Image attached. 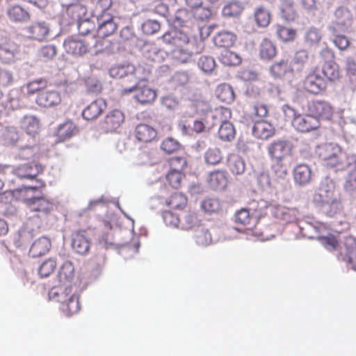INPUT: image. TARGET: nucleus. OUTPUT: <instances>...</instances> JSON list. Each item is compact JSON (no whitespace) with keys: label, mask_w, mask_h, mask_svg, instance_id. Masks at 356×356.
<instances>
[{"label":"nucleus","mask_w":356,"mask_h":356,"mask_svg":"<svg viewBox=\"0 0 356 356\" xmlns=\"http://www.w3.org/2000/svg\"><path fill=\"white\" fill-rule=\"evenodd\" d=\"M90 25L88 22L79 24V34L76 36L69 37L65 40L63 47L65 52L73 56H82L88 53L93 47H96L97 40L95 35H86L83 26Z\"/></svg>","instance_id":"f257e3e1"},{"label":"nucleus","mask_w":356,"mask_h":356,"mask_svg":"<svg viewBox=\"0 0 356 356\" xmlns=\"http://www.w3.org/2000/svg\"><path fill=\"white\" fill-rule=\"evenodd\" d=\"M49 296L60 304V309L67 316L75 315L81 310L79 297L72 293L69 286H56L51 289Z\"/></svg>","instance_id":"f03ea898"},{"label":"nucleus","mask_w":356,"mask_h":356,"mask_svg":"<svg viewBox=\"0 0 356 356\" xmlns=\"http://www.w3.org/2000/svg\"><path fill=\"white\" fill-rule=\"evenodd\" d=\"M317 154L323 164L330 168H335L342 170L350 165L348 156L341 148L332 143L324 144L318 147Z\"/></svg>","instance_id":"7ed1b4c3"},{"label":"nucleus","mask_w":356,"mask_h":356,"mask_svg":"<svg viewBox=\"0 0 356 356\" xmlns=\"http://www.w3.org/2000/svg\"><path fill=\"white\" fill-rule=\"evenodd\" d=\"M285 116L290 120L291 126L298 132L307 133L318 129L319 121L309 113L300 114L291 106H286L284 108Z\"/></svg>","instance_id":"20e7f679"},{"label":"nucleus","mask_w":356,"mask_h":356,"mask_svg":"<svg viewBox=\"0 0 356 356\" xmlns=\"http://www.w3.org/2000/svg\"><path fill=\"white\" fill-rule=\"evenodd\" d=\"M319 56L322 63L321 73L326 82L339 81L341 75L339 66L335 61L334 51L329 47H325L321 51Z\"/></svg>","instance_id":"39448f33"},{"label":"nucleus","mask_w":356,"mask_h":356,"mask_svg":"<svg viewBox=\"0 0 356 356\" xmlns=\"http://www.w3.org/2000/svg\"><path fill=\"white\" fill-rule=\"evenodd\" d=\"M134 92V99L135 101L143 106L152 104L156 99L157 92L155 89L151 88L147 83L143 80L129 88L123 90L124 94Z\"/></svg>","instance_id":"423d86ee"},{"label":"nucleus","mask_w":356,"mask_h":356,"mask_svg":"<svg viewBox=\"0 0 356 356\" xmlns=\"http://www.w3.org/2000/svg\"><path fill=\"white\" fill-rule=\"evenodd\" d=\"M302 106L307 107V113L312 117L318 119H329L332 115V108L330 104L323 100H312L306 99L301 100Z\"/></svg>","instance_id":"0eeeda50"},{"label":"nucleus","mask_w":356,"mask_h":356,"mask_svg":"<svg viewBox=\"0 0 356 356\" xmlns=\"http://www.w3.org/2000/svg\"><path fill=\"white\" fill-rule=\"evenodd\" d=\"M303 87L309 92L318 95L326 90L327 83L318 67L312 69L303 81Z\"/></svg>","instance_id":"6e6552de"},{"label":"nucleus","mask_w":356,"mask_h":356,"mask_svg":"<svg viewBox=\"0 0 356 356\" xmlns=\"http://www.w3.org/2000/svg\"><path fill=\"white\" fill-rule=\"evenodd\" d=\"M270 159H288L293 155V145L288 140H274L267 147Z\"/></svg>","instance_id":"1a4fd4ad"},{"label":"nucleus","mask_w":356,"mask_h":356,"mask_svg":"<svg viewBox=\"0 0 356 356\" xmlns=\"http://www.w3.org/2000/svg\"><path fill=\"white\" fill-rule=\"evenodd\" d=\"M334 19L329 26V31L336 34L339 31L345 30L353 21V15L350 10L343 6L337 8L334 13Z\"/></svg>","instance_id":"9d476101"},{"label":"nucleus","mask_w":356,"mask_h":356,"mask_svg":"<svg viewBox=\"0 0 356 356\" xmlns=\"http://www.w3.org/2000/svg\"><path fill=\"white\" fill-rule=\"evenodd\" d=\"M201 50L202 48L196 45L195 40L188 38V42H183L181 47H175L172 54L175 60L178 63H186L191 60L194 54H198Z\"/></svg>","instance_id":"9b49d317"},{"label":"nucleus","mask_w":356,"mask_h":356,"mask_svg":"<svg viewBox=\"0 0 356 356\" xmlns=\"http://www.w3.org/2000/svg\"><path fill=\"white\" fill-rule=\"evenodd\" d=\"M184 4L198 21H208L213 15L211 9L204 6V0H184Z\"/></svg>","instance_id":"f8f14e48"},{"label":"nucleus","mask_w":356,"mask_h":356,"mask_svg":"<svg viewBox=\"0 0 356 356\" xmlns=\"http://www.w3.org/2000/svg\"><path fill=\"white\" fill-rule=\"evenodd\" d=\"M316 198L323 204L332 205L337 202V197L335 195V184L330 179H325L321 181L318 189Z\"/></svg>","instance_id":"ddd939ff"},{"label":"nucleus","mask_w":356,"mask_h":356,"mask_svg":"<svg viewBox=\"0 0 356 356\" xmlns=\"http://www.w3.org/2000/svg\"><path fill=\"white\" fill-rule=\"evenodd\" d=\"M341 257L356 270V240L354 237L350 236L345 237L343 245L341 246Z\"/></svg>","instance_id":"4468645a"},{"label":"nucleus","mask_w":356,"mask_h":356,"mask_svg":"<svg viewBox=\"0 0 356 356\" xmlns=\"http://www.w3.org/2000/svg\"><path fill=\"white\" fill-rule=\"evenodd\" d=\"M44 170V167L38 163H28L19 165L13 170V173L20 179H33Z\"/></svg>","instance_id":"2eb2a0df"},{"label":"nucleus","mask_w":356,"mask_h":356,"mask_svg":"<svg viewBox=\"0 0 356 356\" xmlns=\"http://www.w3.org/2000/svg\"><path fill=\"white\" fill-rule=\"evenodd\" d=\"M26 32L30 39L43 42L49 37L50 29L45 22H37L27 26Z\"/></svg>","instance_id":"dca6fc26"},{"label":"nucleus","mask_w":356,"mask_h":356,"mask_svg":"<svg viewBox=\"0 0 356 356\" xmlns=\"http://www.w3.org/2000/svg\"><path fill=\"white\" fill-rule=\"evenodd\" d=\"M61 95L55 90H43L38 94L35 102L43 108H49L59 104L61 102Z\"/></svg>","instance_id":"f3484780"},{"label":"nucleus","mask_w":356,"mask_h":356,"mask_svg":"<svg viewBox=\"0 0 356 356\" xmlns=\"http://www.w3.org/2000/svg\"><path fill=\"white\" fill-rule=\"evenodd\" d=\"M125 115L119 109L111 111L104 118V127L108 132L115 131L124 122Z\"/></svg>","instance_id":"a211bd4d"},{"label":"nucleus","mask_w":356,"mask_h":356,"mask_svg":"<svg viewBox=\"0 0 356 356\" xmlns=\"http://www.w3.org/2000/svg\"><path fill=\"white\" fill-rule=\"evenodd\" d=\"M106 108V103L102 99H97L88 105L82 111V117L87 121L98 118Z\"/></svg>","instance_id":"6ab92c4d"},{"label":"nucleus","mask_w":356,"mask_h":356,"mask_svg":"<svg viewBox=\"0 0 356 356\" xmlns=\"http://www.w3.org/2000/svg\"><path fill=\"white\" fill-rule=\"evenodd\" d=\"M72 248L80 254H86L90 248V240L86 230H78L72 234Z\"/></svg>","instance_id":"aec40b11"},{"label":"nucleus","mask_w":356,"mask_h":356,"mask_svg":"<svg viewBox=\"0 0 356 356\" xmlns=\"http://www.w3.org/2000/svg\"><path fill=\"white\" fill-rule=\"evenodd\" d=\"M75 277V268L72 262L70 261H65L60 267L58 272V280L59 284L64 286L72 287L71 284Z\"/></svg>","instance_id":"412c9836"},{"label":"nucleus","mask_w":356,"mask_h":356,"mask_svg":"<svg viewBox=\"0 0 356 356\" xmlns=\"http://www.w3.org/2000/svg\"><path fill=\"white\" fill-rule=\"evenodd\" d=\"M17 51V44L8 38H5L0 43V59L4 63L13 61Z\"/></svg>","instance_id":"4be33fe9"},{"label":"nucleus","mask_w":356,"mask_h":356,"mask_svg":"<svg viewBox=\"0 0 356 356\" xmlns=\"http://www.w3.org/2000/svg\"><path fill=\"white\" fill-rule=\"evenodd\" d=\"M134 135L137 140L141 143H150L157 136L156 130L147 124H138L134 130Z\"/></svg>","instance_id":"5701e85b"},{"label":"nucleus","mask_w":356,"mask_h":356,"mask_svg":"<svg viewBox=\"0 0 356 356\" xmlns=\"http://www.w3.org/2000/svg\"><path fill=\"white\" fill-rule=\"evenodd\" d=\"M252 134L258 139L266 140L275 134V129L270 123L258 120L252 127Z\"/></svg>","instance_id":"b1692460"},{"label":"nucleus","mask_w":356,"mask_h":356,"mask_svg":"<svg viewBox=\"0 0 356 356\" xmlns=\"http://www.w3.org/2000/svg\"><path fill=\"white\" fill-rule=\"evenodd\" d=\"M19 127L27 135L34 137L40 131V122L38 118L33 115H25L20 122Z\"/></svg>","instance_id":"393cba45"},{"label":"nucleus","mask_w":356,"mask_h":356,"mask_svg":"<svg viewBox=\"0 0 356 356\" xmlns=\"http://www.w3.org/2000/svg\"><path fill=\"white\" fill-rule=\"evenodd\" d=\"M270 172L276 178L283 179L289 173L291 166V162L288 159H270Z\"/></svg>","instance_id":"a878e982"},{"label":"nucleus","mask_w":356,"mask_h":356,"mask_svg":"<svg viewBox=\"0 0 356 356\" xmlns=\"http://www.w3.org/2000/svg\"><path fill=\"white\" fill-rule=\"evenodd\" d=\"M78 132L79 129L72 121H66L60 124L57 129L56 134L57 141L64 142L76 135Z\"/></svg>","instance_id":"bb28decb"},{"label":"nucleus","mask_w":356,"mask_h":356,"mask_svg":"<svg viewBox=\"0 0 356 356\" xmlns=\"http://www.w3.org/2000/svg\"><path fill=\"white\" fill-rule=\"evenodd\" d=\"M31 211L44 215L48 214L53 209L52 202L44 197H33L27 200Z\"/></svg>","instance_id":"cd10ccee"},{"label":"nucleus","mask_w":356,"mask_h":356,"mask_svg":"<svg viewBox=\"0 0 356 356\" xmlns=\"http://www.w3.org/2000/svg\"><path fill=\"white\" fill-rule=\"evenodd\" d=\"M51 246V241L48 238H39L31 245L29 250V254L32 257H42L49 251Z\"/></svg>","instance_id":"c85d7f7f"},{"label":"nucleus","mask_w":356,"mask_h":356,"mask_svg":"<svg viewBox=\"0 0 356 356\" xmlns=\"http://www.w3.org/2000/svg\"><path fill=\"white\" fill-rule=\"evenodd\" d=\"M209 184L215 190L224 189L228 184L227 172L222 170L211 172L209 177Z\"/></svg>","instance_id":"c756f323"},{"label":"nucleus","mask_w":356,"mask_h":356,"mask_svg":"<svg viewBox=\"0 0 356 356\" xmlns=\"http://www.w3.org/2000/svg\"><path fill=\"white\" fill-rule=\"evenodd\" d=\"M4 138L6 143L9 145L18 146L21 148L26 147L25 138L22 134L15 127H9L6 129Z\"/></svg>","instance_id":"7c9ffc66"},{"label":"nucleus","mask_w":356,"mask_h":356,"mask_svg":"<svg viewBox=\"0 0 356 356\" xmlns=\"http://www.w3.org/2000/svg\"><path fill=\"white\" fill-rule=\"evenodd\" d=\"M293 69L288 60L282 59L274 63L270 67V72L275 78H282L292 74Z\"/></svg>","instance_id":"2f4dec72"},{"label":"nucleus","mask_w":356,"mask_h":356,"mask_svg":"<svg viewBox=\"0 0 356 356\" xmlns=\"http://www.w3.org/2000/svg\"><path fill=\"white\" fill-rule=\"evenodd\" d=\"M236 40V35L229 31H220L213 38L216 47L227 49L232 47Z\"/></svg>","instance_id":"473e14b6"},{"label":"nucleus","mask_w":356,"mask_h":356,"mask_svg":"<svg viewBox=\"0 0 356 356\" xmlns=\"http://www.w3.org/2000/svg\"><path fill=\"white\" fill-rule=\"evenodd\" d=\"M293 177L295 181L300 185L309 184L312 179L310 168L305 164L298 165L294 169Z\"/></svg>","instance_id":"72a5a7b5"},{"label":"nucleus","mask_w":356,"mask_h":356,"mask_svg":"<svg viewBox=\"0 0 356 356\" xmlns=\"http://www.w3.org/2000/svg\"><path fill=\"white\" fill-rule=\"evenodd\" d=\"M227 166L234 175H241L245 170V163L242 157L236 154H230L227 159Z\"/></svg>","instance_id":"f704fd0d"},{"label":"nucleus","mask_w":356,"mask_h":356,"mask_svg":"<svg viewBox=\"0 0 356 356\" xmlns=\"http://www.w3.org/2000/svg\"><path fill=\"white\" fill-rule=\"evenodd\" d=\"M188 202L186 195L181 193H175L164 201V204L175 210H181L184 209Z\"/></svg>","instance_id":"c9c22d12"},{"label":"nucleus","mask_w":356,"mask_h":356,"mask_svg":"<svg viewBox=\"0 0 356 356\" xmlns=\"http://www.w3.org/2000/svg\"><path fill=\"white\" fill-rule=\"evenodd\" d=\"M213 120L212 126L221 124L225 122H229V120L232 117V112L229 108L220 106L216 108L210 115Z\"/></svg>","instance_id":"e433bc0d"},{"label":"nucleus","mask_w":356,"mask_h":356,"mask_svg":"<svg viewBox=\"0 0 356 356\" xmlns=\"http://www.w3.org/2000/svg\"><path fill=\"white\" fill-rule=\"evenodd\" d=\"M280 13L282 18L289 22L294 21L298 17L293 0H282Z\"/></svg>","instance_id":"4c0bfd02"},{"label":"nucleus","mask_w":356,"mask_h":356,"mask_svg":"<svg viewBox=\"0 0 356 356\" xmlns=\"http://www.w3.org/2000/svg\"><path fill=\"white\" fill-rule=\"evenodd\" d=\"M99 28L97 29V35L99 38H106L112 35L116 30L117 26L113 22L111 16L108 19L102 21V19H98Z\"/></svg>","instance_id":"58836bf2"},{"label":"nucleus","mask_w":356,"mask_h":356,"mask_svg":"<svg viewBox=\"0 0 356 356\" xmlns=\"http://www.w3.org/2000/svg\"><path fill=\"white\" fill-rule=\"evenodd\" d=\"M276 54L277 49L275 44L267 38L264 39L259 47V56L261 58L269 60L273 58Z\"/></svg>","instance_id":"ea45409f"},{"label":"nucleus","mask_w":356,"mask_h":356,"mask_svg":"<svg viewBox=\"0 0 356 356\" xmlns=\"http://www.w3.org/2000/svg\"><path fill=\"white\" fill-rule=\"evenodd\" d=\"M188 38H189L188 35L182 32L174 33L166 32L162 37L165 43L172 44L175 47H181L183 42H188Z\"/></svg>","instance_id":"a19ab883"},{"label":"nucleus","mask_w":356,"mask_h":356,"mask_svg":"<svg viewBox=\"0 0 356 356\" xmlns=\"http://www.w3.org/2000/svg\"><path fill=\"white\" fill-rule=\"evenodd\" d=\"M192 17H193V13L188 9L186 8H179L175 12L172 23L175 26L183 27L191 20Z\"/></svg>","instance_id":"79ce46f5"},{"label":"nucleus","mask_w":356,"mask_h":356,"mask_svg":"<svg viewBox=\"0 0 356 356\" xmlns=\"http://www.w3.org/2000/svg\"><path fill=\"white\" fill-rule=\"evenodd\" d=\"M216 95L219 100L226 104L232 103L235 98L232 88L226 83L220 84L216 88Z\"/></svg>","instance_id":"37998d69"},{"label":"nucleus","mask_w":356,"mask_h":356,"mask_svg":"<svg viewBox=\"0 0 356 356\" xmlns=\"http://www.w3.org/2000/svg\"><path fill=\"white\" fill-rule=\"evenodd\" d=\"M10 20L15 22H23L30 19L29 13L19 6H13L8 10Z\"/></svg>","instance_id":"c03bdc74"},{"label":"nucleus","mask_w":356,"mask_h":356,"mask_svg":"<svg viewBox=\"0 0 356 356\" xmlns=\"http://www.w3.org/2000/svg\"><path fill=\"white\" fill-rule=\"evenodd\" d=\"M136 72L133 65H118L110 70V74L115 79H122L128 76H134Z\"/></svg>","instance_id":"a18cd8bd"},{"label":"nucleus","mask_w":356,"mask_h":356,"mask_svg":"<svg viewBox=\"0 0 356 356\" xmlns=\"http://www.w3.org/2000/svg\"><path fill=\"white\" fill-rule=\"evenodd\" d=\"M243 4L236 0L232 1L226 4L222 9V14L225 17H237L243 10Z\"/></svg>","instance_id":"49530a36"},{"label":"nucleus","mask_w":356,"mask_h":356,"mask_svg":"<svg viewBox=\"0 0 356 356\" xmlns=\"http://www.w3.org/2000/svg\"><path fill=\"white\" fill-rule=\"evenodd\" d=\"M200 220L197 212L189 210L181 220V227L184 229H191L199 225Z\"/></svg>","instance_id":"de8ad7c7"},{"label":"nucleus","mask_w":356,"mask_h":356,"mask_svg":"<svg viewBox=\"0 0 356 356\" xmlns=\"http://www.w3.org/2000/svg\"><path fill=\"white\" fill-rule=\"evenodd\" d=\"M220 61L225 65H238L241 63V58L236 52L225 50L220 56Z\"/></svg>","instance_id":"09e8293b"},{"label":"nucleus","mask_w":356,"mask_h":356,"mask_svg":"<svg viewBox=\"0 0 356 356\" xmlns=\"http://www.w3.org/2000/svg\"><path fill=\"white\" fill-rule=\"evenodd\" d=\"M218 134L221 140L231 141L234 138L236 131L231 122H225L220 124Z\"/></svg>","instance_id":"8fccbe9b"},{"label":"nucleus","mask_w":356,"mask_h":356,"mask_svg":"<svg viewBox=\"0 0 356 356\" xmlns=\"http://www.w3.org/2000/svg\"><path fill=\"white\" fill-rule=\"evenodd\" d=\"M57 262L56 259L49 258L44 260L38 268V273L41 277L50 276L56 270Z\"/></svg>","instance_id":"3c124183"},{"label":"nucleus","mask_w":356,"mask_h":356,"mask_svg":"<svg viewBox=\"0 0 356 356\" xmlns=\"http://www.w3.org/2000/svg\"><path fill=\"white\" fill-rule=\"evenodd\" d=\"M47 86V81L44 79H38L29 82L26 85V92L29 95H32L35 93H40Z\"/></svg>","instance_id":"603ef678"},{"label":"nucleus","mask_w":356,"mask_h":356,"mask_svg":"<svg viewBox=\"0 0 356 356\" xmlns=\"http://www.w3.org/2000/svg\"><path fill=\"white\" fill-rule=\"evenodd\" d=\"M204 159L209 165H217L222 160V152L216 147L209 148L204 153Z\"/></svg>","instance_id":"864d4df0"},{"label":"nucleus","mask_w":356,"mask_h":356,"mask_svg":"<svg viewBox=\"0 0 356 356\" xmlns=\"http://www.w3.org/2000/svg\"><path fill=\"white\" fill-rule=\"evenodd\" d=\"M250 115L254 118H263L268 115V106L260 101L254 102L251 105Z\"/></svg>","instance_id":"5fc2aeb1"},{"label":"nucleus","mask_w":356,"mask_h":356,"mask_svg":"<svg viewBox=\"0 0 356 356\" xmlns=\"http://www.w3.org/2000/svg\"><path fill=\"white\" fill-rule=\"evenodd\" d=\"M201 208L209 213H217L221 209V204L217 198L208 197L202 201Z\"/></svg>","instance_id":"6e6d98bb"},{"label":"nucleus","mask_w":356,"mask_h":356,"mask_svg":"<svg viewBox=\"0 0 356 356\" xmlns=\"http://www.w3.org/2000/svg\"><path fill=\"white\" fill-rule=\"evenodd\" d=\"M319 241L324 245V247L330 251H334L339 249V257H341V246L343 245V242L341 243H339L336 237L332 234L326 236H321L319 238Z\"/></svg>","instance_id":"4d7b16f0"},{"label":"nucleus","mask_w":356,"mask_h":356,"mask_svg":"<svg viewBox=\"0 0 356 356\" xmlns=\"http://www.w3.org/2000/svg\"><path fill=\"white\" fill-rule=\"evenodd\" d=\"M254 19L259 26L266 27L270 22V14L267 10L259 8L254 13Z\"/></svg>","instance_id":"13d9d810"},{"label":"nucleus","mask_w":356,"mask_h":356,"mask_svg":"<svg viewBox=\"0 0 356 356\" xmlns=\"http://www.w3.org/2000/svg\"><path fill=\"white\" fill-rule=\"evenodd\" d=\"M170 166L169 172H183L186 166L187 161L184 156L172 157L168 160Z\"/></svg>","instance_id":"bf43d9fd"},{"label":"nucleus","mask_w":356,"mask_h":356,"mask_svg":"<svg viewBox=\"0 0 356 356\" xmlns=\"http://www.w3.org/2000/svg\"><path fill=\"white\" fill-rule=\"evenodd\" d=\"M276 32L278 37L284 42L293 41L296 36V32L294 29L280 25L276 26Z\"/></svg>","instance_id":"052dcab7"},{"label":"nucleus","mask_w":356,"mask_h":356,"mask_svg":"<svg viewBox=\"0 0 356 356\" xmlns=\"http://www.w3.org/2000/svg\"><path fill=\"white\" fill-rule=\"evenodd\" d=\"M199 67L206 73H211L216 67V61L213 58L202 56L198 60Z\"/></svg>","instance_id":"680f3d73"},{"label":"nucleus","mask_w":356,"mask_h":356,"mask_svg":"<svg viewBox=\"0 0 356 356\" xmlns=\"http://www.w3.org/2000/svg\"><path fill=\"white\" fill-rule=\"evenodd\" d=\"M180 148V143L172 138L165 139L161 144V149L167 154L176 152Z\"/></svg>","instance_id":"e2e57ef3"},{"label":"nucleus","mask_w":356,"mask_h":356,"mask_svg":"<svg viewBox=\"0 0 356 356\" xmlns=\"http://www.w3.org/2000/svg\"><path fill=\"white\" fill-rule=\"evenodd\" d=\"M184 177L183 172H169L167 173L165 178L169 186L174 188H178L181 186V181Z\"/></svg>","instance_id":"0e129e2a"},{"label":"nucleus","mask_w":356,"mask_h":356,"mask_svg":"<svg viewBox=\"0 0 356 356\" xmlns=\"http://www.w3.org/2000/svg\"><path fill=\"white\" fill-rule=\"evenodd\" d=\"M251 220L252 217L250 214V211L246 209H241L235 214V222L237 224L248 226L250 225Z\"/></svg>","instance_id":"69168bd1"},{"label":"nucleus","mask_w":356,"mask_h":356,"mask_svg":"<svg viewBox=\"0 0 356 356\" xmlns=\"http://www.w3.org/2000/svg\"><path fill=\"white\" fill-rule=\"evenodd\" d=\"M196 243L200 245H208L212 241L211 235L208 229H201L195 234Z\"/></svg>","instance_id":"338daca9"},{"label":"nucleus","mask_w":356,"mask_h":356,"mask_svg":"<svg viewBox=\"0 0 356 356\" xmlns=\"http://www.w3.org/2000/svg\"><path fill=\"white\" fill-rule=\"evenodd\" d=\"M344 187L348 191H354L356 190V163L348 173Z\"/></svg>","instance_id":"774afa93"}]
</instances>
